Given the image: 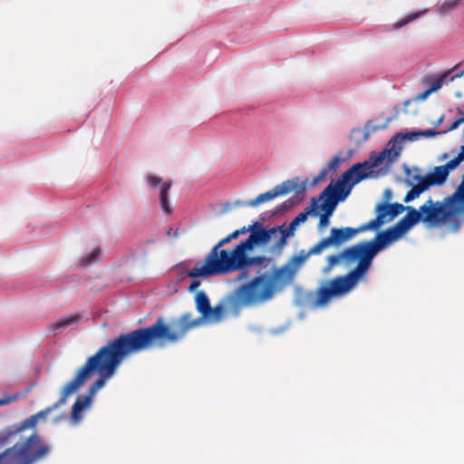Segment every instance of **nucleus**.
<instances>
[{
	"mask_svg": "<svg viewBox=\"0 0 464 464\" xmlns=\"http://www.w3.org/2000/svg\"><path fill=\"white\" fill-rule=\"evenodd\" d=\"M438 132L433 130H419V135L420 136H425V137H433L437 134Z\"/></svg>",
	"mask_w": 464,
	"mask_h": 464,
	"instance_id": "nucleus-39",
	"label": "nucleus"
},
{
	"mask_svg": "<svg viewBox=\"0 0 464 464\" xmlns=\"http://www.w3.org/2000/svg\"><path fill=\"white\" fill-rule=\"evenodd\" d=\"M462 76H464V70H463L461 72H459V73H457V74L453 75V76L451 77V81H453V80H454V79H456V78L462 77Z\"/></svg>",
	"mask_w": 464,
	"mask_h": 464,
	"instance_id": "nucleus-46",
	"label": "nucleus"
},
{
	"mask_svg": "<svg viewBox=\"0 0 464 464\" xmlns=\"http://www.w3.org/2000/svg\"><path fill=\"white\" fill-rule=\"evenodd\" d=\"M332 246L330 239L327 237L321 239L318 243H316L313 247H311L308 251H306L309 256L314 255H320L323 250Z\"/></svg>",
	"mask_w": 464,
	"mask_h": 464,
	"instance_id": "nucleus-25",
	"label": "nucleus"
},
{
	"mask_svg": "<svg viewBox=\"0 0 464 464\" xmlns=\"http://www.w3.org/2000/svg\"><path fill=\"white\" fill-rule=\"evenodd\" d=\"M227 237L230 239V241H232L234 239H237L239 237V233L237 232V230H235L234 232L227 235Z\"/></svg>",
	"mask_w": 464,
	"mask_h": 464,
	"instance_id": "nucleus-43",
	"label": "nucleus"
},
{
	"mask_svg": "<svg viewBox=\"0 0 464 464\" xmlns=\"http://www.w3.org/2000/svg\"><path fill=\"white\" fill-rule=\"evenodd\" d=\"M317 209V199L316 198H313L310 206L305 208V209L300 214H298L292 221L294 222L295 225L298 227L300 224L306 221L309 215H318Z\"/></svg>",
	"mask_w": 464,
	"mask_h": 464,
	"instance_id": "nucleus-22",
	"label": "nucleus"
},
{
	"mask_svg": "<svg viewBox=\"0 0 464 464\" xmlns=\"http://www.w3.org/2000/svg\"><path fill=\"white\" fill-rule=\"evenodd\" d=\"M437 203L443 207V213L450 220V232H458L464 222V174L456 191Z\"/></svg>",
	"mask_w": 464,
	"mask_h": 464,
	"instance_id": "nucleus-9",
	"label": "nucleus"
},
{
	"mask_svg": "<svg viewBox=\"0 0 464 464\" xmlns=\"http://www.w3.org/2000/svg\"><path fill=\"white\" fill-rule=\"evenodd\" d=\"M195 305H196L197 311L201 314L200 318H194L190 313H186V314H183L182 315H180L179 318L172 319L169 323L165 322L166 324H172L175 321L180 320L183 317H188V318H189L190 322L195 324V325L189 327L185 332L184 335H182V337L178 342H179L181 339H183L188 331L198 327L201 324L202 320H204L205 317H208V314L210 313L211 305H210L209 298L204 291H199L196 294ZM164 321H166V320L164 319Z\"/></svg>",
	"mask_w": 464,
	"mask_h": 464,
	"instance_id": "nucleus-15",
	"label": "nucleus"
},
{
	"mask_svg": "<svg viewBox=\"0 0 464 464\" xmlns=\"http://www.w3.org/2000/svg\"><path fill=\"white\" fill-rule=\"evenodd\" d=\"M308 258V253L303 249L291 256L284 266L273 267L270 273L256 276L240 285L237 296L230 301L232 308L238 311L244 304L256 305L272 299L277 291L293 281L299 268Z\"/></svg>",
	"mask_w": 464,
	"mask_h": 464,
	"instance_id": "nucleus-3",
	"label": "nucleus"
},
{
	"mask_svg": "<svg viewBox=\"0 0 464 464\" xmlns=\"http://www.w3.org/2000/svg\"><path fill=\"white\" fill-rule=\"evenodd\" d=\"M329 218L330 217L324 214L320 215V220L318 223V228L323 229L329 225Z\"/></svg>",
	"mask_w": 464,
	"mask_h": 464,
	"instance_id": "nucleus-33",
	"label": "nucleus"
},
{
	"mask_svg": "<svg viewBox=\"0 0 464 464\" xmlns=\"http://www.w3.org/2000/svg\"><path fill=\"white\" fill-rule=\"evenodd\" d=\"M369 230L370 228L367 223L362 224L361 226L355 228L350 227L343 228L333 227L331 229V233L328 238L330 239L332 246H338L343 244L344 242L348 241L357 234L363 233Z\"/></svg>",
	"mask_w": 464,
	"mask_h": 464,
	"instance_id": "nucleus-16",
	"label": "nucleus"
},
{
	"mask_svg": "<svg viewBox=\"0 0 464 464\" xmlns=\"http://www.w3.org/2000/svg\"><path fill=\"white\" fill-rule=\"evenodd\" d=\"M457 166L453 160L448 161L446 164L437 166L432 172L427 175L411 174L407 169V178L404 179L405 184L411 188L407 192L403 201L409 203L420 196L424 191L432 186H441L448 179L450 171L455 169Z\"/></svg>",
	"mask_w": 464,
	"mask_h": 464,
	"instance_id": "nucleus-7",
	"label": "nucleus"
},
{
	"mask_svg": "<svg viewBox=\"0 0 464 464\" xmlns=\"http://www.w3.org/2000/svg\"><path fill=\"white\" fill-rule=\"evenodd\" d=\"M327 174V169H322L317 176H315L313 179V182H312V185H316L317 183H319L321 180L324 179L325 176Z\"/></svg>",
	"mask_w": 464,
	"mask_h": 464,
	"instance_id": "nucleus-35",
	"label": "nucleus"
},
{
	"mask_svg": "<svg viewBox=\"0 0 464 464\" xmlns=\"http://www.w3.org/2000/svg\"><path fill=\"white\" fill-rule=\"evenodd\" d=\"M457 112L460 115H462L461 118L455 120L450 126L448 128L447 130L443 131V133H447L449 131H453L457 130L460 124L464 123V112L460 108H457Z\"/></svg>",
	"mask_w": 464,
	"mask_h": 464,
	"instance_id": "nucleus-29",
	"label": "nucleus"
},
{
	"mask_svg": "<svg viewBox=\"0 0 464 464\" xmlns=\"http://www.w3.org/2000/svg\"><path fill=\"white\" fill-rule=\"evenodd\" d=\"M350 192L351 188L341 191L337 188L336 183L334 185L331 183L324 189V191L320 194V197L316 198L317 202L323 200V203L318 206V208L324 211L323 214L331 217L334 212L338 202L344 200Z\"/></svg>",
	"mask_w": 464,
	"mask_h": 464,
	"instance_id": "nucleus-13",
	"label": "nucleus"
},
{
	"mask_svg": "<svg viewBox=\"0 0 464 464\" xmlns=\"http://www.w3.org/2000/svg\"><path fill=\"white\" fill-rule=\"evenodd\" d=\"M24 420L19 423L14 424L6 431L0 433V448L10 444L18 435L25 430L34 429L33 427H24Z\"/></svg>",
	"mask_w": 464,
	"mask_h": 464,
	"instance_id": "nucleus-19",
	"label": "nucleus"
},
{
	"mask_svg": "<svg viewBox=\"0 0 464 464\" xmlns=\"http://www.w3.org/2000/svg\"><path fill=\"white\" fill-rule=\"evenodd\" d=\"M257 226H259V222L256 221V222H254L252 225H250L247 227H243L240 229H237V232L239 233V236H240V235H244V234H246L247 232H250L252 228H255Z\"/></svg>",
	"mask_w": 464,
	"mask_h": 464,
	"instance_id": "nucleus-37",
	"label": "nucleus"
},
{
	"mask_svg": "<svg viewBox=\"0 0 464 464\" xmlns=\"http://www.w3.org/2000/svg\"><path fill=\"white\" fill-rule=\"evenodd\" d=\"M3 402L0 401V404H2Z\"/></svg>",
	"mask_w": 464,
	"mask_h": 464,
	"instance_id": "nucleus-50",
	"label": "nucleus"
},
{
	"mask_svg": "<svg viewBox=\"0 0 464 464\" xmlns=\"http://www.w3.org/2000/svg\"><path fill=\"white\" fill-rule=\"evenodd\" d=\"M288 237H286L285 235L281 234V237L276 242L275 247L278 248V249H282L286 245V239Z\"/></svg>",
	"mask_w": 464,
	"mask_h": 464,
	"instance_id": "nucleus-38",
	"label": "nucleus"
},
{
	"mask_svg": "<svg viewBox=\"0 0 464 464\" xmlns=\"http://www.w3.org/2000/svg\"><path fill=\"white\" fill-rule=\"evenodd\" d=\"M295 204V200L294 198H288L285 202H283L280 206L281 211H285L292 208Z\"/></svg>",
	"mask_w": 464,
	"mask_h": 464,
	"instance_id": "nucleus-36",
	"label": "nucleus"
},
{
	"mask_svg": "<svg viewBox=\"0 0 464 464\" xmlns=\"http://www.w3.org/2000/svg\"><path fill=\"white\" fill-rule=\"evenodd\" d=\"M342 260L346 264H352L354 262L360 263L362 260V255L359 250L357 244L344 248L337 255H331L327 256V269H332L334 266L338 265Z\"/></svg>",
	"mask_w": 464,
	"mask_h": 464,
	"instance_id": "nucleus-17",
	"label": "nucleus"
},
{
	"mask_svg": "<svg viewBox=\"0 0 464 464\" xmlns=\"http://www.w3.org/2000/svg\"><path fill=\"white\" fill-rule=\"evenodd\" d=\"M387 153V150H382V152L378 153L377 155H372L369 160H364V162H367L368 169L372 172V169L378 167L381 165L383 160H385Z\"/></svg>",
	"mask_w": 464,
	"mask_h": 464,
	"instance_id": "nucleus-24",
	"label": "nucleus"
},
{
	"mask_svg": "<svg viewBox=\"0 0 464 464\" xmlns=\"http://www.w3.org/2000/svg\"><path fill=\"white\" fill-rule=\"evenodd\" d=\"M199 280H193L189 286L188 287V292H194L199 285H200Z\"/></svg>",
	"mask_w": 464,
	"mask_h": 464,
	"instance_id": "nucleus-41",
	"label": "nucleus"
},
{
	"mask_svg": "<svg viewBox=\"0 0 464 464\" xmlns=\"http://www.w3.org/2000/svg\"><path fill=\"white\" fill-rule=\"evenodd\" d=\"M419 131H412V132H409L407 134H404L402 136V139L404 140H414L417 139V137H419Z\"/></svg>",
	"mask_w": 464,
	"mask_h": 464,
	"instance_id": "nucleus-40",
	"label": "nucleus"
},
{
	"mask_svg": "<svg viewBox=\"0 0 464 464\" xmlns=\"http://www.w3.org/2000/svg\"><path fill=\"white\" fill-rule=\"evenodd\" d=\"M372 174L370 169H368L367 162H361L353 165L341 177L337 179L336 186L339 190H345L348 188L353 187L360 181L367 179Z\"/></svg>",
	"mask_w": 464,
	"mask_h": 464,
	"instance_id": "nucleus-14",
	"label": "nucleus"
},
{
	"mask_svg": "<svg viewBox=\"0 0 464 464\" xmlns=\"http://www.w3.org/2000/svg\"><path fill=\"white\" fill-rule=\"evenodd\" d=\"M407 215L391 227L398 238L401 237L414 225L421 221L431 227L445 225L450 231V220L443 213V207H440L431 198L428 199L419 210L413 207H407Z\"/></svg>",
	"mask_w": 464,
	"mask_h": 464,
	"instance_id": "nucleus-5",
	"label": "nucleus"
},
{
	"mask_svg": "<svg viewBox=\"0 0 464 464\" xmlns=\"http://www.w3.org/2000/svg\"><path fill=\"white\" fill-rule=\"evenodd\" d=\"M100 255H101V249L99 247L94 248L91 254L82 257L81 266H86L91 265L92 263L95 262L98 259Z\"/></svg>",
	"mask_w": 464,
	"mask_h": 464,
	"instance_id": "nucleus-26",
	"label": "nucleus"
},
{
	"mask_svg": "<svg viewBox=\"0 0 464 464\" xmlns=\"http://www.w3.org/2000/svg\"><path fill=\"white\" fill-rule=\"evenodd\" d=\"M432 92H430V89L426 90L425 92H421L419 94V100H426Z\"/></svg>",
	"mask_w": 464,
	"mask_h": 464,
	"instance_id": "nucleus-42",
	"label": "nucleus"
},
{
	"mask_svg": "<svg viewBox=\"0 0 464 464\" xmlns=\"http://www.w3.org/2000/svg\"><path fill=\"white\" fill-rule=\"evenodd\" d=\"M404 210H407V207L401 203L381 202L375 207L376 218L367 222V225L370 230L376 231L382 225L392 221Z\"/></svg>",
	"mask_w": 464,
	"mask_h": 464,
	"instance_id": "nucleus-11",
	"label": "nucleus"
},
{
	"mask_svg": "<svg viewBox=\"0 0 464 464\" xmlns=\"http://www.w3.org/2000/svg\"><path fill=\"white\" fill-rule=\"evenodd\" d=\"M446 74L442 75L440 78L435 80L432 83H431V86L429 88L431 92H435L437 91H439L442 85H443V82H444V80L446 78Z\"/></svg>",
	"mask_w": 464,
	"mask_h": 464,
	"instance_id": "nucleus-31",
	"label": "nucleus"
},
{
	"mask_svg": "<svg viewBox=\"0 0 464 464\" xmlns=\"http://www.w3.org/2000/svg\"><path fill=\"white\" fill-rule=\"evenodd\" d=\"M227 237L230 239V241H232L234 239H237L239 237V233L237 232V230H235L234 232L227 235Z\"/></svg>",
	"mask_w": 464,
	"mask_h": 464,
	"instance_id": "nucleus-44",
	"label": "nucleus"
},
{
	"mask_svg": "<svg viewBox=\"0 0 464 464\" xmlns=\"http://www.w3.org/2000/svg\"><path fill=\"white\" fill-rule=\"evenodd\" d=\"M307 181V179L301 180L300 177L287 179L266 193L260 194L256 198L249 200L246 205L256 207L261 203L272 200L278 196L285 195L291 191H295L297 194H304L306 189Z\"/></svg>",
	"mask_w": 464,
	"mask_h": 464,
	"instance_id": "nucleus-10",
	"label": "nucleus"
},
{
	"mask_svg": "<svg viewBox=\"0 0 464 464\" xmlns=\"http://www.w3.org/2000/svg\"><path fill=\"white\" fill-rule=\"evenodd\" d=\"M297 226L294 224L293 221L290 222L289 226L284 229L283 227H277V231L280 230V233L285 235L286 237H290L294 236L295 231Z\"/></svg>",
	"mask_w": 464,
	"mask_h": 464,
	"instance_id": "nucleus-30",
	"label": "nucleus"
},
{
	"mask_svg": "<svg viewBox=\"0 0 464 464\" xmlns=\"http://www.w3.org/2000/svg\"><path fill=\"white\" fill-rule=\"evenodd\" d=\"M237 291L238 288L235 291V294L233 295H230L227 298L225 304H218L215 305L214 307H210V313L208 314V317H205L204 320H207L208 322L211 323H219L223 320L226 312H230L234 315H238L240 310L245 307L246 305H242L238 311L232 308L230 301L237 296Z\"/></svg>",
	"mask_w": 464,
	"mask_h": 464,
	"instance_id": "nucleus-18",
	"label": "nucleus"
},
{
	"mask_svg": "<svg viewBox=\"0 0 464 464\" xmlns=\"http://www.w3.org/2000/svg\"><path fill=\"white\" fill-rule=\"evenodd\" d=\"M452 160L457 167L461 161H464V145L460 146L459 154Z\"/></svg>",
	"mask_w": 464,
	"mask_h": 464,
	"instance_id": "nucleus-34",
	"label": "nucleus"
},
{
	"mask_svg": "<svg viewBox=\"0 0 464 464\" xmlns=\"http://www.w3.org/2000/svg\"><path fill=\"white\" fill-rule=\"evenodd\" d=\"M193 325L195 324L190 322L188 317L175 321L172 324H166L164 318L159 317L150 326L138 328L109 340L95 354L87 359L74 378L65 384L57 401L53 406L25 419L23 426L34 429L40 420H45L53 410L63 405L67 398L77 392L91 379L93 372H97L100 377L88 389L87 395L92 399V396L105 385L106 380L115 373L117 368L125 359L156 347L161 348L167 344L176 343Z\"/></svg>",
	"mask_w": 464,
	"mask_h": 464,
	"instance_id": "nucleus-1",
	"label": "nucleus"
},
{
	"mask_svg": "<svg viewBox=\"0 0 464 464\" xmlns=\"http://www.w3.org/2000/svg\"><path fill=\"white\" fill-rule=\"evenodd\" d=\"M171 188V182H163L160 191V202L161 209L166 214H170L172 209L168 201V192Z\"/></svg>",
	"mask_w": 464,
	"mask_h": 464,
	"instance_id": "nucleus-23",
	"label": "nucleus"
},
{
	"mask_svg": "<svg viewBox=\"0 0 464 464\" xmlns=\"http://www.w3.org/2000/svg\"><path fill=\"white\" fill-rule=\"evenodd\" d=\"M147 180L150 186L156 187L160 184H161V178L158 176L150 175L147 177Z\"/></svg>",
	"mask_w": 464,
	"mask_h": 464,
	"instance_id": "nucleus-32",
	"label": "nucleus"
},
{
	"mask_svg": "<svg viewBox=\"0 0 464 464\" xmlns=\"http://www.w3.org/2000/svg\"><path fill=\"white\" fill-rule=\"evenodd\" d=\"M392 198V191L390 189H386L384 192V198L389 201Z\"/></svg>",
	"mask_w": 464,
	"mask_h": 464,
	"instance_id": "nucleus-45",
	"label": "nucleus"
},
{
	"mask_svg": "<svg viewBox=\"0 0 464 464\" xmlns=\"http://www.w3.org/2000/svg\"><path fill=\"white\" fill-rule=\"evenodd\" d=\"M460 0H445L440 6V12L441 14H445L452 9H454L459 4Z\"/></svg>",
	"mask_w": 464,
	"mask_h": 464,
	"instance_id": "nucleus-27",
	"label": "nucleus"
},
{
	"mask_svg": "<svg viewBox=\"0 0 464 464\" xmlns=\"http://www.w3.org/2000/svg\"><path fill=\"white\" fill-rule=\"evenodd\" d=\"M168 235H170L171 234V228H169L167 232Z\"/></svg>",
	"mask_w": 464,
	"mask_h": 464,
	"instance_id": "nucleus-49",
	"label": "nucleus"
},
{
	"mask_svg": "<svg viewBox=\"0 0 464 464\" xmlns=\"http://www.w3.org/2000/svg\"><path fill=\"white\" fill-rule=\"evenodd\" d=\"M155 240L153 239H147L146 244H154Z\"/></svg>",
	"mask_w": 464,
	"mask_h": 464,
	"instance_id": "nucleus-47",
	"label": "nucleus"
},
{
	"mask_svg": "<svg viewBox=\"0 0 464 464\" xmlns=\"http://www.w3.org/2000/svg\"><path fill=\"white\" fill-rule=\"evenodd\" d=\"M338 161V158H334L333 162H332V166L334 167V165Z\"/></svg>",
	"mask_w": 464,
	"mask_h": 464,
	"instance_id": "nucleus-48",
	"label": "nucleus"
},
{
	"mask_svg": "<svg viewBox=\"0 0 464 464\" xmlns=\"http://www.w3.org/2000/svg\"><path fill=\"white\" fill-rule=\"evenodd\" d=\"M404 210H407V207L401 203L381 202L375 207L376 218L367 222V225L370 230L376 231L382 225L392 221Z\"/></svg>",
	"mask_w": 464,
	"mask_h": 464,
	"instance_id": "nucleus-12",
	"label": "nucleus"
},
{
	"mask_svg": "<svg viewBox=\"0 0 464 464\" xmlns=\"http://www.w3.org/2000/svg\"><path fill=\"white\" fill-rule=\"evenodd\" d=\"M425 13V11L423 12H417V13H414L412 14H409L408 16H406L405 18L401 19V21L397 22L395 24H394V28L398 29V28H401L403 27L404 25H406L407 24H409L410 22L413 21L414 19L418 18L421 14Z\"/></svg>",
	"mask_w": 464,
	"mask_h": 464,
	"instance_id": "nucleus-28",
	"label": "nucleus"
},
{
	"mask_svg": "<svg viewBox=\"0 0 464 464\" xmlns=\"http://www.w3.org/2000/svg\"><path fill=\"white\" fill-rule=\"evenodd\" d=\"M82 320V316L78 314H73L71 315H66L56 322L51 324L48 328L50 331L53 332L55 334L63 330L64 328L78 324Z\"/></svg>",
	"mask_w": 464,
	"mask_h": 464,
	"instance_id": "nucleus-21",
	"label": "nucleus"
},
{
	"mask_svg": "<svg viewBox=\"0 0 464 464\" xmlns=\"http://www.w3.org/2000/svg\"><path fill=\"white\" fill-rule=\"evenodd\" d=\"M92 398L88 395L79 396L72 408L71 419L74 423H78L82 420V411L90 406L92 403Z\"/></svg>",
	"mask_w": 464,
	"mask_h": 464,
	"instance_id": "nucleus-20",
	"label": "nucleus"
},
{
	"mask_svg": "<svg viewBox=\"0 0 464 464\" xmlns=\"http://www.w3.org/2000/svg\"><path fill=\"white\" fill-rule=\"evenodd\" d=\"M398 239L390 227L384 231L378 232L373 239L357 243L362 255L360 263H357L354 269L345 276H335L320 286L315 292L312 306H325L334 297L347 295L357 285L360 278L368 272L376 255Z\"/></svg>",
	"mask_w": 464,
	"mask_h": 464,
	"instance_id": "nucleus-2",
	"label": "nucleus"
},
{
	"mask_svg": "<svg viewBox=\"0 0 464 464\" xmlns=\"http://www.w3.org/2000/svg\"><path fill=\"white\" fill-rule=\"evenodd\" d=\"M51 446L34 432L22 442H15L0 454V464H34L44 459Z\"/></svg>",
	"mask_w": 464,
	"mask_h": 464,
	"instance_id": "nucleus-6",
	"label": "nucleus"
},
{
	"mask_svg": "<svg viewBox=\"0 0 464 464\" xmlns=\"http://www.w3.org/2000/svg\"><path fill=\"white\" fill-rule=\"evenodd\" d=\"M229 242L231 241L227 236L220 239L208 253L204 263H198L193 269L188 272V276L192 278L208 277L244 270V257L242 252H238L237 245L231 251L222 249Z\"/></svg>",
	"mask_w": 464,
	"mask_h": 464,
	"instance_id": "nucleus-4",
	"label": "nucleus"
},
{
	"mask_svg": "<svg viewBox=\"0 0 464 464\" xmlns=\"http://www.w3.org/2000/svg\"><path fill=\"white\" fill-rule=\"evenodd\" d=\"M276 232L277 227L266 229L259 223V226L251 229L250 235L247 238L237 244L238 252L241 251L244 257V270L253 266H258L266 268L272 262L270 257H266L265 256H248L247 252L253 250L255 246L266 244L270 240L271 236Z\"/></svg>",
	"mask_w": 464,
	"mask_h": 464,
	"instance_id": "nucleus-8",
	"label": "nucleus"
}]
</instances>
